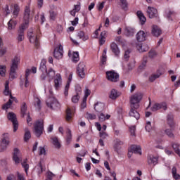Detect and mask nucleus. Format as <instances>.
Here are the masks:
<instances>
[{"label": "nucleus", "mask_w": 180, "mask_h": 180, "mask_svg": "<svg viewBox=\"0 0 180 180\" xmlns=\"http://www.w3.org/2000/svg\"><path fill=\"white\" fill-rule=\"evenodd\" d=\"M33 105L37 110L39 111L41 109V101H40V98L37 95H34Z\"/></svg>", "instance_id": "nucleus-17"}, {"label": "nucleus", "mask_w": 180, "mask_h": 180, "mask_svg": "<svg viewBox=\"0 0 180 180\" xmlns=\"http://www.w3.org/2000/svg\"><path fill=\"white\" fill-rule=\"evenodd\" d=\"M100 114L98 115V120L100 122H105V120H108L110 119V115H106L103 114V112H99Z\"/></svg>", "instance_id": "nucleus-34"}, {"label": "nucleus", "mask_w": 180, "mask_h": 180, "mask_svg": "<svg viewBox=\"0 0 180 180\" xmlns=\"http://www.w3.org/2000/svg\"><path fill=\"white\" fill-rule=\"evenodd\" d=\"M167 124L171 127V129L175 127V122H174V115H167Z\"/></svg>", "instance_id": "nucleus-29"}, {"label": "nucleus", "mask_w": 180, "mask_h": 180, "mask_svg": "<svg viewBox=\"0 0 180 180\" xmlns=\"http://www.w3.org/2000/svg\"><path fill=\"white\" fill-rule=\"evenodd\" d=\"M82 109H85L86 108V98H84L81 104Z\"/></svg>", "instance_id": "nucleus-59"}, {"label": "nucleus", "mask_w": 180, "mask_h": 180, "mask_svg": "<svg viewBox=\"0 0 180 180\" xmlns=\"http://www.w3.org/2000/svg\"><path fill=\"white\" fill-rule=\"evenodd\" d=\"M173 178L176 180L180 179V175L176 173V167H173L172 169Z\"/></svg>", "instance_id": "nucleus-40"}, {"label": "nucleus", "mask_w": 180, "mask_h": 180, "mask_svg": "<svg viewBox=\"0 0 180 180\" xmlns=\"http://www.w3.org/2000/svg\"><path fill=\"white\" fill-rule=\"evenodd\" d=\"M25 30H26V26L22 25L18 30V36L17 37L18 41H23V40H25Z\"/></svg>", "instance_id": "nucleus-15"}, {"label": "nucleus", "mask_w": 180, "mask_h": 180, "mask_svg": "<svg viewBox=\"0 0 180 180\" xmlns=\"http://www.w3.org/2000/svg\"><path fill=\"white\" fill-rule=\"evenodd\" d=\"M72 61H74V63H77V61H79V54L78 52H73Z\"/></svg>", "instance_id": "nucleus-45"}, {"label": "nucleus", "mask_w": 180, "mask_h": 180, "mask_svg": "<svg viewBox=\"0 0 180 180\" xmlns=\"http://www.w3.org/2000/svg\"><path fill=\"white\" fill-rule=\"evenodd\" d=\"M68 89H70V83H68L65 87V96H68Z\"/></svg>", "instance_id": "nucleus-60"}, {"label": "nucleus", "mask_w": 180, "mask_h": 180, "mask_svg": "<svg viewBox=\"0 0 180 180\" xmlns=\"http://www.w3.org/2000/svg\"><path fill=\"white\" fill-rule=\"evenodd\" d=\"M19 12H20V8L18 4H14L13 11V19H16L19 15Z\"/></svg>", "instance_id": "nucleus-33"}, {"label": "nucleus", "mask_w": 180, "mask_h": 180, "mask_svg": "<svg viewBox=\"0 0 180 180\" xmlns=\"http://www.w3.org/2000/svg\"><path fill=\"white\" fill-rule=\"evenodd\" d=\"M130 55V51L129 50L126 51L124 55V58H125V60H129V57Z\"/></svg>", "instance_id": "nucleus-63"}, {"label": "nucleus", "mask_w": 180, "mask_h": 180, "mask_svg": "<svg viewBox=\"0 0 180 180\" xmlns=\"http://www.w3.org/2000/svg\"><path fill=\"white\" fill-rule=\"evenodd\" d=\"M22 167H23L26 174H27V171H29V164L26 163V162H23L22 163Z\"/></svg>", "instance_id": "nucleus-56"}, {"label": "nucleus", "mask_w": 180, "mask_h": 180, "mask_svg": "<svg viewBox=\"0 0 180 180\" xmlns=\"http://www.w3.org/2000/svg\"><path fill=\"white\" fill-rule=\"evenodd\" d=\"M8 146H9V134H4L0 143V153L5 151L8 148Z\"/></svg>", "instance_id": "nucleus-6"}, {"label": "nucleus", "mask_w": 180, "mask_h": 180, "mask_svg": "<svg viewBox=\"0 0 180 180\" xmlns=\"http://www.w3.org/2000/svg\"><path fill=\"white\" fill-rule=\"evenodd\" d=\"M63 53H64V51H63V46L59 45L58 47H56L54 49L53 56L55 58H57V60H60L63 58Z\"/></svg>", "instance_id": "nucleus-11"}, {"label": "nucleus", "mask_w": 180, "mask_h": 180, "mask_svg": "<svg viewBox=\"0 0 180 180\" xmlns=\"http://www.w3.org/2000/svg\"><path fill=\"white\" fill-rule=\"evenodd\" d=\"M46 63L47 61H46L45 59L41 60L39 66V70L43 72L41 75V81H46V79L47 78L49 82H51L53 78H54V75H56V71H54L53 68H50L47 70V67L46 66Z\"/></svg>", "instance_id": "nucleus-1"}, {"label": "nucleus", "mask_w": 180, "mask_h": 180, "mask_svg": "<svg viewBox=\"0 0 180 180\" xmlns=\"http://www.w3.org/2000/svg\"><path fill=\"white\" fill-rule=\"evenodd\" d=\"M16 20H15V18H11L8 22V30H13L16 26Z\"/></svg>", "instance_id": "nucleus-32"}, {"label": "nucleus", "mask_w": 180, "mask_h": 180, "mask_svg": "<svg viewBox=\"0 0 180 180\" xmlns=\"http://www.w3.org/2000/svg\"><path fill=\"white\" fill-rule=\"evenodd\" d=\"M78 37H79V39H82V40H84V41H85L86 40H88V39H89V37L88 36H85V33L82 31H79L77 34Z\"/></svg>", "instance_id": "nucleus-42"}, {"label": "nucleus", "mask_w": 180, "mask_h": 180, "mask_svg": "<svg viewBox=\"0 0 180 180\" xmlns=\"http://www.w3.org/2000/svg\"><path fill=\"white\" fill-rule=\"evenodd\" d=\"M4 94L6 96H11V95H12V94L9 91V82L8 81H6Z\"/></svg>", "instance_id": "nucleus-36"}, {"label": "nucleus", "mask_w": 180, "mask_h": 180, "mask_svg": "<svg viewBox=\"0 0 180 180\" xmlns=\"http://www.w3.org/2000/svg\"><path fill=\"white\" fill-rule=\"evenodd\" d=\"M143 99V94L141 93L138 92L133 94L130 97V108H134V109H139L140 108V101Z\"/></svg>", "instance_id": "nucleus-3"}, {"label": "nucleus", "mask_w": 180, "mask_h": 180, "mask_svg": "<svg viewBox=\"0 0 180 180\" xmlns=\"http://www.w3.org/2000/svg\"><path fill=\"white\" fill-rule=\"evenodd\" d=\"M147 14L150 19H153V18H157V16H158V11L156 8L148 6Z\"/></svg>", "instance_id": "nucleus-12"}, {"label": "nucleus", "mask_w": 180, "mask_h": 180, "mask_svg": "<svg viewBox=\"0 0 180 180\" xmlns=\"http://www.w3.org/2000/svg\"><path fill=\"white\" fill-rule=\"evenodd\" d=\"M94 109L96 112L101 113L105 109V104L103 103H97L94 106Z\"/></svg>", "instance_id": "nucleus-30"}, {"label": "nucleus", "mask_w": 180, "mask_h": 180, "mask_svg": "<svg viewBox=\"0 0 180 180\" xmlns=\"http://www.w3.org/2000/svg\"><path fill=\"white\" fill-rule=\"evenodd\" d=\"M62 79H61V75L59 73L56 74L54 79V86L56 89H58L60 88V85H61Z\"/></svg>", "instance_id": "nucleus-19"}, {"label": "nucleus", "mask_w": 180, "mask_h": 180, "mask_svg": "<svg viewBox=\"0 0 180 180\" xmlns=\"http://www.w3.org/2000/svg\"><path fill=\"white\" fill-rule=\"evenodd\" d=\"M155 56H157V52H155V51L154 50L150 51L149 57H150V58L155 57Z\"/></svg>", "instance_id": "nucleus-61"}, {"label": "nucleus", "mask_w": 180, "mask_h": 180, "mask_svg": "<svg viewBox=\"0 0 180 180\" xmlns=\"http://www.w3.org/2000/svg\"><path fill=\"white\" fill-rule=\"evenodd\" d=\"M129 131L131 133V136H136V126H132L129 127Z\"/></svg>", "instance_id": "nucleus-57"}, {"label": "nucleus", "mask_w": 180, "mask_h": 180, "mask_svg": "<svg viewBox=\"0 0 180 180\" xmlns=\"http://www.w3.org/2000/svg\"><path fill=\"white\" fill-rule=\"evenodd\" d=\"M12 102L13 101L11 99H9L8 101L2 106V109H4L5 110L9 109V108H11V105H12Z\"/></svg>", "instance_id": "nucleus-46"}, {"label": "nucleus", "mask_w": 180, "mask_h": 180, "mask_svg": "<svg viewBox=\"0 0 180 180\" xmlns=\"http://www.w3.org/2000/svg\"><path fill=\"white\" fill-rule=\"evenodd\" d=\"M79 101V93H77L76 95L72 97V102L73 103H78Z\"/></svg>", "instance_id": "nucleus-47"}, {"label": "nucleus", "mask_w": 180, "mask_h": 180, "mask_svg": "<svg viewBox=\"0 0 180 180\" xmlns=\"http://www.w3.org/2000/svg\"><path fill=\"white\" fill-rule=\"evenodd\" d=\"M6 180H16V177L13 174H11L7 176Z\"/></svg>", "instance_id": "nucleus-62"}, {"label": "nucleus", "mask_w": 180, "mask_h": 180, "mask_svg": "<svg viewBox=\"0 0 180 180\" xmlns=\"http://www.w3.org/2000/svg\"><path fill=\"white\" fill-rule=\"evenodd\" d=\"M49 14H50V19H51V20H55V19L57 16V13H56L54 11L51 10L49 11Z\"/></svg>", "instance_id": "nucleus-50"}, {"label": "nucleus", "mask_w": 180, "mask_h": 180, "mask_svg": "<svg viewBox=\"0 0 180 180\" xmlns=\"http://www.w3.org/2000/svg\"><path fill=\"white\" fill-rule=\"evenodd\" d=\"M106 49L103 50L102 59H101V64L105 65L106 64Z\"/></svg>", "instance_id": "nucleus-49"}, {"label": "nucleus", "mask_w": 180, "mask_h": 180, "mask_svg": "<svg viewBox=\"0 0 180 180\" xmlns=\"http://www.w3.org/2000/svg\"><path fill=\"white\" fill-rule=\"evenodd\" d=\"M120 96V93H119L117 90L112 89L110 91V96H109L110 99H112L113 101H115V99H117V98H119Z\"/></svg>", "instance_id": "nucleus-26"}, {"label": "nucleus", "mask_w": 180, "mask_h": 180, "mask_svg": "<svg viewBox=\"0 0 180 180\" xmlns=\"http://www.w3.org/2000/svg\"><path fill=\"white\" fill-rule=\"evenodd\" d=\"M39 155H46V149L44 148V147L40 146L39 148Z\"/></svg>", "instance_id": "nucleus-54"}, {"label": "nucleus", "mask_w": 180, "mask_h": 180, "mask_svg": "<svg viewBox=\"0 0 180 180\" xmlns=\"http://www.w3.org/2000/svg\"><path fill=\"white\" fill-rule=\"evenodd\" d=\"M165 134H167V136H168V137H169L170 139H174L175 137V136L174 135V133H172V129H167L165 131Z\"/></svg>", "instance_id": "nucleus-43"}, {"label": "nucleus", "mask_w": 180, "mask_h": 180, "mask_svg": "<svg viewBox=\"0 0 180 180\" xmlns=\"http://www.w3.org/2000/svg\"><path fill=\"white\" fill-rule=\"evenodd\" d=\"M86 115V118L89 119L90 120H94L96 119V115L95 114L87 112Z\"/></svg>", "instance_id": "nucleus-51"}, {"label": "nucleus", "mask_w": 180, "mask_h": 180, "mask_svg": "<svg viewBox=\"0 0 180 180\" xmlns=\"http://www.w3.org/2000/svg\"><path fill=\"white\" fill-rule=\"evenodd\" d=\"M29 19H30V8L26 6L24 11V20L25 21V26L29 24Z\"/></svg>", "instance_id": "nucleus-16"}, {"label": "nucleus", "mask_w": 180, "mask_h": 180, "mask_svg": "<svg viewBox=\"0 0 180 180\" xmlns=\"http://www.w3.org/2000/svg\"><path fill=\"white\" fill-rule=\"evenodd\" d=\"M108 134L106 132L101 131L100 132V137L102 140H105L108 137Z\"/></svg>", "instance_id": "nucleus-58"}, {"label": "nucleus", "mask_w": 180, "mask_h": 180, "mask_svg": "<svg viewBox=\"0 0 180 180\" xmlns=\"http://www.w3.org/2000/svg\"><path fill=\"white\" fill-rule=\"evenodd\" d=\"M26 112H27V106H26V103H23L21 107L22 117H25V115H26Z\"/></svg>", "instance_id": "nucleus-41"}, {"label": "nucleus", "mask_w": 180, "mask_h": 180, "mask_svg": "<svg viewBox=\"0 0 180 180\" xmlns=\"http://www.w3.org/2000/svg\"><path fill=\"white\" fill-rule=\"evenodd\" d=\"M172 147H173V150H174L176 154H178L179 155V157H180V150H179V144L178 143H174L172 145Z\"/></svg>", "instance_id": "nucleus-44"}, {"label": "nucleus", "mask_w": 180, "mask_h": 180, "mask_svg": "<svg viewBox=\"0 0 180 180\" xmlns=\"http://www.w3.org/2000/svg\"><path fill=\"white\" fill-rule=\"evenodd\" d=\"M124 33L126 36L130 37L134 36V33H136V30L131 27H126Z\"/></svg>", "instance_id": "nucleus-28"}, {"label": "nucleus", "mask_w": 180, "mask_h": 180, "mask_svg": "<svg viewBox=\"0 0 180 180\" xmlns=\"http://www.w3.org/2000/svg\"><path fill=\"white\" fill-rule=\"evenodd\" d=\"M51 139L52 140V144L54 146V148H57L58 150H60V148H61V143L60 142L58 137H52Z\"/></svg>", "instance_id": "nucleus-22"}, {"label": "nucleus", "mask_w": 180, "mask_h": 180, "mask_svg": "<svg viewBox=\"0 0 180 180\" xmlns=\"http://www.w3.org/2000/svg\"><path fill=\"white\" fill-rule=\"evenodd\" d=\"M129 116L131 117H134L136 119V120H139V119H140V113H139V112H137L134 108H131L129 111Z\"/></svg>", "instance_id": "nucleus-21"}, {"label": "nucleus", "mask_w": 180, "mask_h": 180, "mask_svg": "<svg viewBox=\"0 0 180 180\" xmlns=\"http://www.w3.org/2000/svg\"><path fill=\"white\" fill-rule=\"evenodd\" d=\"M161 29L159 28L157 25H153L152 27V34L155 36V37H158V36H161Z\"/></svg>", "instance_id": "nucleus-25"}, {"label": "nucleus", "mask_w": 180, "mask_h": 180, "mask_svg": "<svg viewBox=\"0 0 180 180\" xmlns=\"http://www.w3.org/2000/svg\"><path fill=\"white\" fill-rule=\"evenodd\" d=\"M145 129H146V131H148V133H150V131H151L152 127H151V122H148L146 123Z\"/></svg>", "instance_id": "nucleus-55"}, {"label": "nucleus", "mask_w": 180, "mask_h": 180, "mask_svg": "<svg viewBox=\"0 0 180 180\" xmlns=\"http://www.w3.org/2000/svg\"><path fill=\"white\" fill-rule=\"evenodd\" d=\"M137 50L139 53H144L145 51H148V45L146 44H139L136 45Z\"/></svg>", "instance_id": "nucleus-23"}, {"label": "nucleus", "mask_w": 180, "mask_h": 180, "mask_svg": "<svg viewBox=\"0 0 180 180\" xmlns=\"http://www.w3.org/2000/svg\"><path fill=\"white\" fill-rule=\"evenodd\" d=\"M74 111L71 110V108H68L66 110V120L67 122H70L71 119H72V115Z\"/></svg>", "instance_id": "nucleus-37"}, {"label": "nucleus", "mask_w": 180, "mask_h": 180, "mask_svg": "<svg viewBox=\"0 0 180 180\" xmlns=\"http://www.w3.org/2000/svg\"><path fill=\"white\" fill-rule=\"evenodd\" d=\"M17 176L18 180H25V177L23 176V174L17 172Z\"/></svg>", "instance_id": "nucleus-64"}, {"label": "nucleus", "mask_w": 180, "mask_h": 180, "mask_svg": "<svg viewBox=\"0 0 180 180\" xmlns=\"http://www.w3.org/2000/svg\"><path fill=\"white\" fill-rule=\"evenodd\" d=\"M8 119L13 123V131H16L19 127V124L18 123V120L16 119V115L13 112H8Z\"/></svg>", "instance_id": "nucleus-7"}, {"label": "nucleus", "mask_w": 180, "mask_h": 180, "mask_svg": "<svg viewBox=\"0 0 180 180\" xmlns=\"http://www.w3.org/2000/svg\"><path fill=\"white\" fill-rule=\"evenodd\" d=\"M146 37H147V34L144 31H139L136 34V40L138 41H146Z\"/></svg>", "instance_id": "nucleus-18"}, {"label": "nucleus", "mask_w": 180, "mask_h": 180, "mask_svg": "<svg viewBox=\"0 0 180 180\" xmlns=\"http://www.w3.org/2000/svg\"><path fill=\"white\" fill-rule=\"evenodd\" d=\"M162 75V73L161 72V71L158 70L155 74H152L149 77V81L150 82H154V81H155V79H157V78H160V77Z\"/></svg>", "instance_id": "nucleus-27"}, {"label": "nucleus", "mask_w": 180, "mask_h": 180, "mask_svg": "<svg viewBox=\"0 0 180 180\" xmlns=\"http://www.w3.org/2000/svg\"><path fill=\"white\" fill-rule=\"evenodd\" d=\"M66 134H67L66 141H67L68 144H70V143H71V140L72 139V134H71V129H68Z\"/></svg>", "instance_id": "nucleus-39"}, {"label": "nucleus", "mask_w": 180, "mask_h": 180, "mask_svg": "<svg viewBox=\"0 0 180 180\" xmlns=\"http://www.w3.org/2000/svg\"><path fill=\"white\" fill-rule=\"evenodd\" d=\"M6 72V66L0 65V75L1 77H5Z\"/></svg>", "instance_id": "nucleus-48"}, {"label": "nucleus", "mask_w": 180, "mask_h": 180, "mask_svg": "<svg viewBox=\"0 0 180 180\" xmlns=\"http://www.w3.org/2000/svg\"><path fill=\"white\" fill-rule=\"evenodd\" d=\"M106 31H103L100 34V39L99 43L100 46H103V44H105V39H106Z\"/></svg>", "instance_id": "nucleus-35"}, {"label": "nucleus", "mask_w": 180, "mask_h": 180, "mask_svg": "<svg viewBox=\"0 0 180 180\" xmlns=\"http://www.w3.org/2000/svg\"><path fill=\"white\" fill-rule=\"evenodd\" d=\"M13 160L15 164V165H18V164H20L22 162V154L20 153V151L18 148L14 149L13 152Z\"/></svg>", "instance_id": "nucleus-8"}, {"label": "nucleus", "mask_w": 180, "mask_h": 180, "mask_svg": "<svg viewBox=\"0 0 180 180\" xmlns=\"http://www.w3.org/2000/svg\"><path fill=\"white\" fill-rule=\"evenodd\" d=\"M106 75L108 81H111V82H117L119 81V74L115 71L106 72Z\"/></svg>", "instance_id": "nucleus-9"}, {"label": "nucleus", "mask_w": 180, "mask_h": 180, "mask_svg": "<svg viewBox=\"0 0 180 180\" xmlns=\"http://www.w3.org/2000/svg\"><path fill=\"white\" fill-rule=\"evenodd\" d=\"M31 137H32V134H30V131H29V129L25 128V134H24V141H29V139Z\"/></svg>", "instance_id": "nucleus-38"}, {"label": "nucleus", "mask_w": 180, "mask_h": 180, "mask_svg": "<svg viewBox=\"0 0 180 180\" xmlns=\"http://www.w3.org/2000/svg\"><path fill=\"white\" fill-rule=\"evenodd\" d=\"M160 103H155L152 108H151V110L152 112H157V110H159L160 109Z\"/></svg>", "instance_id": "nucleus-52"}, {"label": "nucleus", "mask_w": 180, "mask_h": 180, "mask_svg": "<svg viewBox=\"0 0 180 180\" xmlns=\"http://www.w3.org/2000/svg\"><path fill=\"white\" fill-rule=\"evenodd\" d=\"M158 158H160L158 156H155L153 155H148V164L149 165H153V167H155V165L158 164Z\"/></svg>", "instance_id": "nucleus-13"}, {"label": "nucleus", "mask_w": 180, "mask_h": 180, "mask_svg": "<svg viewBox=\"0 0 180 180\" xmlns=\"http://www.w3.org/2000/svg\"><path fill=\"white\" fill-rule=\"evenodd\" d=\"M77 74L80 78H85V63L80 62L77 68Z\"/></svg>", "instance_id": "nucleus-10"}, {"label": "nucleus", "mask_w": 180, "mask_h": 180, "mask_svg": "<svg viewBox=\"0 0 180 180\" xmlns=\"http://www.w3.org/2000/svg\"><path fill=\"white\" fill-rule=\"evenodd\" d=\"M44 130V121L39 120L34 125V133L36 137H40Z\"/></svg>", "instance_id": "nucleus-5"}, {"label": "nucleus", "mask_w": 180, "mask_h": 180, "mask_svg": "<svg viewBox=\"0 0 180 180\" xmlns=\"http://www.w3.org/2000/svg\"><path fill=\"white\" fill-rule=\"evenodd\" d=\"M27 36L30 43H33L36 47H37V46H39V39H37V36L33 34V30L30 31Z\"/></svg>", "instance_id": "nucleus-14"}, {"label": "nucleus", "mask_w": 180, "mask_h": 180, "mask_svg": "<svg viewBox=\"0 0 180 180\" xmlns=\"http://www.w3.org/2000/svg\"><path fill=\"white\" fill-rule=\"evenodd\" d=\"M110 49L117 57L120 54V50L119 49V46H117V44H116V43L112 42L110 44Z\"/></svg>", "instance_id": "nucleus-20"}, {"label": "nucleus", "mask_w": 180, "mask_h": 180, "mask_svg": "<svg viewBox=\"0 0 180 180\" xmlns=\"http://www.w3.org/2000/svg\"><path fill=\"white\" fill-rule=\"evenodd\" d=\"M46 103L47 107L49 108V109H52V110H57V109L60 108L58 100L53 96H49Z\"/></svg>", "instance_id": "nucleus-4"}, {"label": "nucleus", "mask_w": 180, "mask_h": 180, "mask_svg": "<svg viewBox=\"0 0 180 180\" xmlns=\"http://www.w3.org/2000/svg\"><path fill=\"white\" fill-rule=\"evenodd\" d=\"M19 64H20V56H15L11 60L10 66V77L12 79L16 78V71H18V68H19Z\"/></svg>", "instance_id": "nucleus-2"}, {"label": "nucleus", "mask_w": 180, "mask_h": 180, "mask_svg": "<svg viewBox=\"0 0 180 180\" xmlns=\"http://www.w3.org/2000/svg\"><path fill=\"white\" fill-rule=\"evenodd\" d=\"M136 15L141 22V25H144V23H146V20H147V18H146V16H144L143 12L139 11H137Z\"/></svg>", "instance_id": "nucleus-31"}, {"label": "nucleus", "mask_w": 180, "mask_h": 180, "mask_svg": "<svg viewBox=\"0 0 180 180\" xmlns=\"http://www.w3.org/2000/svg\"><path fill=\"white\" fill-rule=\"evenodd\" d=\"M120 4H121V6L122 8V9H126V8H127V0H120Z\"/></svg>", "instance_id": "nucleus-53"}, {"label": "nucleus", "mask_w": 180, "mask_h": 180, "mask_svg": "<svg viewBox=\"0 0 180 180\" xmlns=\"http://www.w3.org/2000/svg\"><path fill=\"white\" fill-rule=\"evenodd\" d=\"M129 150H131L134 154H139L141 155V147L137 145H132L130 146Z\"/></svg>", "instance_id": "nucleus-24"}]
</instances>
